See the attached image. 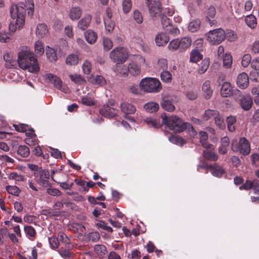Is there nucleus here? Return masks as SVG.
<instances>
[{
  "label": "nucleus",
  "mask_w": 259,
  "mask_h": 259,
  "mask_svg": "<svg viewBox=\"0 0 259 259\" xmlns=\"http://www.w3.org/2000/svg\"><path fill=\"white\" fill-rule=\"evenodd\" d=\"M27 11L28 16L31 17L33 14L34 3L33 0H26L24 3L13 4L10 8L11 21L9 29L10 31L14 33L17 28L23 27L25 23V15Z\"/></svg>",
  "instance_id": "obj_1"
},
{
  "label": "nucleus",
  "mask_w": 259,
  "mask_h": 259,
  "mask_svg": "<svg viewBox=\"0 0 259 259\" xmlns=\"http://www.w3.org/2000/svg\"><path fill=\"white\" fill-rule=\"evenodd\" d=\"M17 62L22 70L31 73H36L39 70L37 59L33 52L27 46L21 48L18 53Z\"/></svg>",
  "instance_id": "obj_2"
},
{
  "label": "nucleus",
  "mask_w": 259,
  "mask_h": 259,
  "mask_svg": "<svg viewBox=\"0 0 259 259\" xmlns=\"http://www.w3.org/2000/svg\"><path fill=\"white\" fill-rule=\"evenodd\" d=\"M27 166L33 171L34 180L38 184L45 187L49 185L50 173L48 170L33 164L28 163Z\"/></svg>",
  "instance_id": "obj_3"
},
{
  "label": "nucleus",
  "mask_w": 259,
  "mask_h": 259,
  "mask_svg": "<svg viewBox=\"0 0 259 259\" xmlns=\"http://www.w3.org/2000/svg\"><path fill=\"white\" fill-rule=\"evenodd\" d=\"M141 90L148 93H157L161 91L162 87L160 81L156 78L145 77L139 83Z\"/></svg>",
  "instance_id": "obj_4"
},
{
  "label": "nucleus",
  "mask_w": 259,
  "mask_h": 259,
  "mask_svg": "<svg viewBox=\"0 0 259 259\" xmlns=\"http://www.w3.org/2000/svg\"><path fill=\"white\" fill-rule=\"evenodd\" d=\"M162 123L170 130L175 133H181L183 131V125L184 122L176 115L169 117L162 116Z\"/></svg>",
  "instance_id": "obj_5"
},
{
  "label": "nucleus",
  "mask_w": 259,
  "mask_h": 259,
  "mask_svg": "<svg viewBox=\"0 0 259 259\" xmlns=\"http://www.w3.org/2000/svg\"><path fill=\"white\" fill-rule=\"evenodd\" d=\"M128 57L127 48L123 47H115L109 54V58L116 64L125 62Z\"/></svg>",
  "instance_id": "obj_6"
},
{
  "label": "nucleus",
  "mask_w": 259,
  "mask_h": 259,
  "mask_svg": "<svg viewBox=\"0 0 259 259\" xmlns=\"http://www.w3.org/2000/svg\"><path fill=\"white\" fill-rule=\"evenodd\" d=\"M207 41L211 45H219L226 39L225 31L222 28L209 31L205 34Z\"/></svg>",
  "instance_id": "obj_7"
},
{
  "label": "nucleus",
  "mask_w": 259,
  "mask_h": 259,
  "mask_svg": "<svg viewBox=\"0 0 259 259\" xmlns=\"http://www.w3.org/2000/svg\"><path fill=\"white\" fill-rule=\"evenodd\" d=\"M231 149L234 152L239 151L245 156L248 155L250 152V144L244 137L241 138L238 143L237 140H232Z\"/></svg>",
  "instance_id": "obj_8"
},
{
  "label": "nucleus",
  "mask_w": 259,
  "mask_h": 259,
  "mask_svg": "<svg viewBox=\"0 0 259 259\" xmlns=\"http://www.w3.org/2000/svg\"><path fill=\"white\" fill-rule=\"evenodd\" d=\"M135 59V61L139 65L134 62L131 63L127 67V69L128 73H129L132 76H135L140 74L141 69L140 65L144 64L145 60V58L141 56H137Z\"/></svg>",
  "instance_id": "obj_9"
},
{
  "label": "nucleus",
  "mask_w": 259,
  "mask_h": 259,
  "mask_svg": "<svg viewBox=\"0 0 259 259\" xmlns=\"http://www.w3.org/2000/svg\"><path fill=\"white\" fill-rule=\"evenodd\" d=\"M147 5L151 16H159L161 12V4L159 1L146 0Z\"/></svg>",
  "instance_id": "obj_10"
},
{
  "label": "nucleus",
  "mask_w": 259,
  "mask_h": 259,
  "mask_svg": "<svg viewBox=\"0 0 259 259\" xmlns=\"http://www.w3.org/2000/svg\"><path fill=\"white\" fill-rule=\"evenodd\" d=\"M46 77L48 80L54 84V87L64 93L68 92V89L62 85V81L59 77L51 73L47 74Z\"/></svg>",
  "instance_id": "obj_11"
},
{
  "label": "nucleus",
  "mask_w": 259,
  "mask_h": 259,
  "mask_svg": "<svg viewBox=\"0 0 259 259\" xmlns=\"http://www.w3.org/2000/svg\"><path fill=\"white\" fill-rule=\"evenodd\" d=\"M233 94L240 96V92L237 89L233 90L232 87L229 82H225L223 83L221 90V94L222 96L224 97H228Z\"/></svg>",
  "instance_id": "obj_12"
},
{
  "label": "nucleus",
  "mask_w": 259,
  "mask_h": 259,
  "mask_svg": "<svg viewBox=\"0 0 259 259\" xmlns=\"http://www.w3.org/2000/svg\"><path fill=\"white\" fill-rule=\"evenodd\" d=\"M120 107L121 111L125 114V118L132 122H134V119L128 115L134 113L136 111V107L128 103H122Z\"/></svg>",
  "instance_id": "obj_13"
},
{
  "label": "nucleus",
  "mask_w": 259,
  "mask_h": 259,
  "mask_svg": "<svg viewBox=\"0 0 259 259\" xmlns=\"http://www.w3.org/2000/svg\"><path fill=\"white\" fill-rule=\"evenodd\" d=\"M100 112L104 116L111 118L117 115L118 110L108 105H105L100 109Z\"/></svg>",
  "instance_id": "obj_14"
},
{
  "label": "nucleus",
  "mask_w": 259,
  "mask_h": 259,
  "mask_svg": "<svg viewBox=\"0 0 259 259\" xmlns=\"http://www.w3.org/2000/svg\"><path fill=\"white\" fill-rule=\"evenodd\" d=\"M213 93L211 82L209 80H206L202 85V94L205 99H209Z\"/></svg>",
  "instance_id": "obj_15"
},
{
  "label": "nucleus",
  "mask_w": 259,
  "mask_h": 259,
  "mask_svg": "<svg viewBox=\"0 0 259 259\" xmlns=\"http://www.w3.org/2000/svg\"><path fill=\"white\" fill-rule=\"evenodd\" d=\"M172 99L170 96H165L163 97L161 106L164 110L168 112H172L175 110V107L172 103Z\"/></svg>",
  "instance_id": "obj_16"
},
{
  "label": "nucleus",
  "mask_w": 259,
  "mask_h": 259,
  "mask_svg": "<svg viewBox=\"0 0 259 259\" xmlns=\"http://www.w3.org/2000/svg\"><path fill=\"white\" fill-rule=\"evenodd\" d=\"M73 248V244L61 246L58 251L61 256L63 258L70 259L73 257V253L71 251Z\"/></svg>",
  "instance_id": "obj_17"
},
{
  "label": "nucleus",
  "mask_w": 259,
  "mask_h": 259,
  "mask_svg": "<svg viewBox=\"0 0 259 259\" xmlns=\"http://www.w3.org/2000/svg\"><path fill=\"white\" fill-rule=\"evenodd\" d=\"M237 84L242 89H246L249 85V77L247 73H240L237 78Z\"/></svg>",
  "instance_id": "obj_18"
},
{
  "label": "nucleus",
  "mask_w": 259,
  "mask_h": 259,
  "mask_svg": "<svg viewBox=\"0 0 259 259\" xmlns=\"http://www.w3.org/2000/svg\"><path fill=\"white\" fill-rule=\"evenodd\" d=\"M3 59L5 62V66L6 68H13L17 65V62L11 53H5L3 55Z\"/></svg>",
  "instance_id": "obj_19"
},
{
  "label": "nucleus",
  "mask_w": 259,
  "mask_h": 259,
  "mask_svg": "<svg viewBox=\"0 0 259 259\" xmlns=\"http://www.w3.org/2000/svg\"><path fill=\"white\" fill-rule=\"evenodd\" d=\"M155 41L157 46H163L169 41V37L166 34L161 32L158 33L156 35L155 37Z\"/></svg>",
  "instance_id": "obj_20"
},
{
  "label": "nucleus",
  "mask_w": 259,
  "mask_h": 259,
  "mask_svg": "<svg viewBox=\"0 0 259 259\" xmlns=\"http://www.w3.org/2000/svg\"><path fill=\"white\" fill-rule=\"evenodd\" d=\"M113 70L121 77H125L128 75L127 67L122 64H115L113 67Z\"/></svg>",
  "instance_id": "obj_21"
},
{
  "label": "nucleus",
  "mask_w": 259,
  "mask_h": 259,
  "mask_svg": "<svg viewBox=\"0 0 259 259\" xmlns=\"http://www.w3.org/2000/svg\"><path fill=\"white\" fill-rule=\"evenodd\" d=\"M240 106L244 110H249L252 105V100L249 95L242 97L240 99Z\"/></svg>",
  "instance_id": "obj_22"
},
{
  "label": "nucleus",
  "mask_w": 259,
  "mask_h": 259,
  "mask_svg": "<svg viewBox=\"0 0 259 259\" xmlns=\"http://www.w3.org/2000/svg\"><path fill=\"white\" fill-rule=\"evenodd\" d=\"M206 150H204L203 154L205 159L208 160L216 161L218 160V156L213 151L214 147L212 145L211 148H206Z\"/></svg>",
  "instance_id": "obj_23"
},
{
  "label": "nucleus",
  "mask_w": 259,
  "mask_h": 259,
  "mask_svg": "<svg viewBox=\"0 0 259 259\" xmlns=\"http://www.w3.org/2000/svg\"><path fill=\"white\" fill-rule=\"evenodd\" d=\"M221 145L218 148L220 154H226L228 152V147L230 144V140L228 137H223L221 139Z\"/></svg>",
  "instance_id": "obj_24"
},
{
  "label": "nucleus",
  "mask_w": 259,
  "mask_h": 259,
  "mask_svg": "<svg viewBox=\"0 0 259 259\" xmlns=\"http://www.w3.org/2000/svg\"><path fill=\"white\" fill-rule=\"evenodd\" d=\"M89 81L95 85H104L106 84L105 79L101 75H92L88 79Z\"/></svg>",
  "instance_id": "obj_25"
},
{
  "label": "nucleus",
  "mask_w": 259,
  "mask_h": 259,
  "mask_svg": "<svg viewBox=\"0 0 259 259\" xmlns=\"http://www.w3.org/2000/svg\"><path fill=\"white\" fill-rule=\"evenodd\" d=\"M48 29L45 24H39L36 27L35 30L36 35L39 38L44 37L48 33Z\"/></svg>",
  "instance_id": "obj_26"
},
{
  "label": "nucleus",
  "mask_w": 259,
  "mask_h": 259,
  "mask_svg": "<svg viewBox=\"0 0 259 259\" xmlns=\"http://www.w3.org/2000/svg\"><path fill=\"white\" fill-rule=\"evenodd\" d=\"M92 17L90 15H86L82 18L78 23V27L82 30L86 29L89 26Z\"/></svg>",
  "instance_id": "obj_27"
},
{
  "label": "nucleus",
  "mask_w": 259,
  "mask_h": 259,
  "mask_svg": "<svg viewBox=\"0 0 259 259\" xmlns=\"http://www.w3.org/2000/svg\"><path fill=\"white\" fill-rule=\"evenodd\" d=\"M209 168L212 175L217 177H222L223 174L225 172V170L222 167L217 165V164L213 165H210L209 166Z\"/></svg>",
  "instance_id": "obj_28"
},
{
  "label": "nucleus",
  "mask_w": 259,
  "mask_h": 259,
  "mask_svg": "<svg viewBox=\"0 0 259 259\" xmlns=\"http://www.w3.org/2000/svg\"><path fill=\"white\" fill-rule=\"evenodd\" d=\"M69 76L71 80L77 84L82 85L85 83V80L80 74H70Z\"/></svg>",
  "instance_id": "obj_29"
},
{
  "label": "nucleus",
  "mask_w": 259,
  "mask_h": 259,
  "mask_svg": "<svg viewBox=\"0 0 259 259\" xmlns=\"http://www.w3.org/2000/svg\"><path fill=\"white\" fill-rule=\"evenodd\" d=\"M200 141L202 146L205 148H211L212 144H209L207 142L208 136L205 132L200 131L199 132Z\"/></svg>",
  "instance_id": "obj_30"
},
{
  "label": "nucleus",
  "mask_w": 259,
  "mask_h": 259,
  "mask_svg": "<svg viewBox=\"0 0 259 259\" xmlns=\"http://www.w3.org/2000/svg\"><path fill=\"white\" fill-rule=\"evenodd\" d=\"M86 40L90 44H94L97 38V34L92 30H88L84 33Z\"/></svg>",
  "instance_id": "obj_31"
},
{
  "label": "nucleus",
  "mask_w": 259,
  "mask_h": 259,
  "mask_svg": "<svg viewBox=\"0 0 259 259\" xmlns=\"http://www.w3.org/2000/svg\"><path fill=\"white\" fill-rule=\"evenodd\" d=\"M81 15V10L79 7H72L69 12V17L72 20L78 19Z\"/></svg>",
  "instance_id": "obj_32"
},
{
  "label": "nucleus",
  "mask_w": 259,
  "mask_h": 259,
  "mask_svg": "<svg viewBox=\"0 0 259 259\" xmlns=\"http://www.w3.org/2000/svg\"><path fill=\"white\" fill-rule=\"evenodd\" d=\"M192 40L188 36L183 37L179 40L180 50H185L189 48L191 45Z\"/></svg>",
  "instance_id": "obj_33"
},
{
  "label": "nucleus",
  "mask_w": 259,
  "mask_h": 259,
  "mask_svg": "<svg viewBox=\"0 0 259 259\" xmlns=\"http://www.w3.org/2000/svg\"><path fill=\"white\" fill-rule=\"evenodd\" d=\"M245 21L246 25L251 29H254L256 26V18L253 15H249L247 16L245 18Z\"/></svg>",
  "instance_id": "obj_34"
},
{
  "label": "nucleus",
  "mask_w": 259,
  "mask_h": 259,
  "mask_svg": "<svg viewBox=\"0 0 259 259\" xmlns=\"http://www.w3.org/2000/svg\"><path fill=\"white\" fill-rule=\"evenodd\" d=\"M46 56L47 58L51 62H56L58 58L56 54V52L52 48H50L49 47H47L46 49Z\"/></svg>",
  "instance_id": "obj_35"
},
{
  "label": "nucleus",
  "mask_w": 259,
  "mask_h": 259,
  "mask_svg": "<svg viewBox=\"0 0 259 259\" xmlns=\"http://www.w3.org/2000/svg\"><path fill=\"white\" fill-rule=\"evenodd\" d=\"M102 40V46L104 51L108 52L112 48L113 44L111 39L104 36Z\"/></svg>",
  "instance_id": "obj_36"
},
{
  "label": "nucleus",
  "mask_w": 259,
  "mask_h": 259,
  "mask_svg": "<svg viewBox=\"0 0 259 259\" xmlns=\"http://www.w3.org/2000/svg\"><path fill=\"white\" fill-rule=\"evenodd\" d=\"M94 251L99 257H103L107 253L106 247L103 245L98 244L94 247Z\"/></svg>",
  "instance_id": "obj_37"
},
{
  "label": "nucleus",
  "mask_w": 259,
  "mask_h": 259,
  "mask_svg": "<svg viewBox=\"0 0 259 259\" xmlns=\"http://www.w3.org/2000/svg\"><path fill=\"white\" fill-rule=\"evenodd\" d=\"M201 21L199 19H196L190 22L188 25L189 31L194 32L197 31L200 28Z\"/></svg>",
  "instance_id": "obj_38"
},
{
  "label": "nucleus",
  "mask_w": 259,
  "mask_h": 259,
  "mask_svg": "<svg viewBox=\"0 0 259 259\" xmlns=\"http://www.w3.org/2000/svg\"><path fill=\"white\" fill-rule=\"evenodd\" d=\"M78 63V57L75 54L69 55L66 59V63L69 66L76 65Z\"/></svg>",
  "instance_id": "obj_39"
},
{
  "label": "nucleus",
  "mask_w": 259,
  "mask_h": 259,
  "mask_svg": "<svg viewBox=\"0 0 259 259\" xmlns=\"http://www.w3.org/2000/svg\"><path fill=\"white\" fill-rule=\"evenodd\" d=\"M236 122V117L234 116H228L227 118V127L228 130L231 132L235 131V124Z\"/></svg>",
  "instance_id": "obj_40"
},
{
  "label": "nucleus",
  "mask_w": 259,
  "mask_h": 259,
  "mask_svg": "<svg viewBox=\"0 0 259 259\" xmlns=\"http://www.w3.org/2000/svg\"><path fill=\"white\" fill-rule=\"evenodd\" d=\"M209 65V60L208 58H205L199 65L198 72L199 74H203L208 69Z\"/></svg>",
  "instance_id": "obj_41"
},
{
  "label": "nucleus",
  "mask_w": 259,
  "mask_h": 259,
  "mask_svg": "<svg viewBox=\"0 0 259 259\" xmlns=\"http://www.w3.org/2000/svg\"><path fill=\"white\" fill-rule=\"evenodd\" d=\"M144 108L147 112L152 113L158 110L159 105L155 102H151L146 104Z\"/></svg>",
  "instance_id": "obj_42"
},
{
  "label": "nucleus",
  "mask_w": 259,
  "mask_h": 259,
  "mask_svg": "<svg viewBox=\"0 0 259 259\" xmlns=\"http://www.w3.org/2000/svg\"><path fill=\"white\" fill-rule=\"evenodd\" d=\"M24 231L26 235L29 239L33 240L35 238L36 232L32 226H25L24 228Z\"/></svg>",
  "instance_id": "obj_43"
},
{
  "label": "nucleus",
  "mask_w": 259,
  "mask_h": 259,
  "mask_svg": "<svg viewBox=\"0 0 259 259\" xmlns=\"http://www.w3.org/2000/svg\"><path fill=\"white\" fill-rule=\"evenodd\" d=\"M30 153L28 147L25 145H20L18 147L17 154L22 157H27Z\"/></svg>",
  "instance_id": "obj_44"
},
{
  "label": "nucleus",
  "mask_w": 259,
  "mask_h": 259,
  "mask_svg": "<svg viewBox=\"0 0 259 259\" xmlns=\"http://www.w3.org/2000/svg\"><path fill=\"white\" fill-rule=\"evenodd\" d=\"M58 239L61 243V246L72 244L69 238L63 232L59 233Z\"/></svg>",
  "instance_id": "obj_45"
},
{
  "label": "nucleus",
  "mask_w": 259,
  "mask_h": 259,
  "mask_svg": "<svg viewBox=\"0 0 259 259\" xmlns=\"http://www.w3.org/2000/svg\"><path fill=\"white\" fill-rule=\"evenodd\" d=\"M169 141L173 144L182 146L186 143V141L178 136H171L169 138Z\"/></svg>",
  "instance_id": "obj_46"
},
{
  "label": "nucleus",
  "mask_w": 259,
  "mask_h": 259,
  "mask_svg": "<svg viewBox=\"0 0 259 259\" xmlns=\"http://www.w3.org/2000/svg\"><path fill=\"white\" fill-rule=\"evenodd\" d=\"M223 59V66L226 68H230L232 64V57L229 53H226L225 55L221 58Z\"/></svg>",
  "instance_id": "obj_47"
},
{
  "label": "nucleus",
  "mask_w": 259,
  "mask_h": 259,
  "mask_svg": "<svg viewBox=\"0 0 259 259\" xmlns=\"http://www.w3.org/2000/svg\"><path fill=\"white\" fill-rule=\"evenodd\" d=\"M218 111L208 109L205 111L202 116V118L204 121H207L211 118H214L217 115Z\"/></svg>",
  "instance_id": "obj_48"
},
{
  "label": "nucleus",
  "mask_w": 259,
  "mask_h": 259,
  "mask_svg": "<svg viewBox=\"0 0 259 259\" xmlns=\"http://www.w3.org/2000/svg\"><path fill=\"white\" fill-rule=\"evenodd\" d=\"M34 51L36 54L41 56L45 52L44 45L42 41L37 40L34 45Z\"/></svg>",
  "instance_id": "obj_49"
},
{
  "label": "nucleus",
  "mask_w": 259,
  "mask_h": 259,
  "mask_svg": "<svg viewBox=\"0 0 259 259\" xmlns=\"http://www.w3.org/2000/svg\"><path fill=\"white\" fill-rule=\"evenodd\" d=\"M144 122L150 127L158 128L160 126V122L155 118L147 117L144 119Z\"/></svg>",
  "instance_id": "obj_50"
},
{
  "label": "nucleus",
  "mask_w": 259,
  "mask_h": 259,
  "mask_svg": "<svg viewBox=\"0 0 259 259\" xmlns=\"http://www.w3.org/2000/svg\"><path fill=\"white\" fill-rule=\"evenodd\" d=\"M202 55L197 50H193L191 52L190 55V61L192 62H197L202 59Z\"/></svg>",
  "instance_id": "obj_51"
},
{
  "label": "nucleus",
  "mask_w": 259,
  "mask_h": 259,
  "mask_svg": "<svg viewBox=\"0 0 259 259\" xmlns=\"http://www.w3.org/2000/svg\"><path fill=\"white\" fill-rule=\"evenodd\" d=\"M214 121L216 125L221 129H224L225 128V123L224 119L222 115L218 112L217 115L214 117Z\"/></svg>",
  "instance_id": "obj_52"
},
{
  "label": "nucleus",
  "mask_w": 259,
  "mask_h": 259,
  "mask_svg": "<svg viewBox=\"0 0 259 259\" xmlns=\"http://www.w3.org/2000/svg\"><path fill=\"white\" fill-rule=\"evenodd\" d=\"M9 180H14L16 182H22L25 180L24 176L18 174L16 172H12L8 175Z\"/></svg>",
  "instance_id": "obj_53"
},
{
  "label": "nucleus",
  "mask_w": 259,
  "mask_h": 259,
  "mask_svg": "<svg viewBox=\"0 0 259 259\" xmlns=\"http://www.w3.org/2000/svg\"><path fill=\"white\" fill-rule=\"evenodd\" d=\"M168 49L170 51H175L180 49V44L179 39H175L170 41L168 45Z\"/></svg>",
  "instance_id": "obj_54"
},
{
  "label": "nucleus",
  "mask_w": 259,
  "mask_h": 259,
  "mask_svg": "<svg viewBox=\"0 0 259 259\" xmlns=\"http://www.w3.org/2000/svg\"><path fill=\"white\" fill-rule=\"evenodd\" d=\"M104 24L106 29V32L107 33L112 32L114 28V23L111 20L109 19H105Z\"/></svg>",
  "instance_id": "obj_55"
},
{
  "label": "nucleus",
  "mask_w": 259,
  "mask_h": 259,
  "mask_svg": "<svg viewBox=\"0 0 259 259\" xmlns=\"http://www.w3.org/2000/svg\"><path fill=\"white\" fill-rule=\"evenodd\" d=\"M6 189L9 194L15 196H18L21 192L19 188L16 186H7Z\"/></svg>",
  "instance_id": "obj_56"
},
{
  "label": "nucleus",
  "mask_w": 259,
  "mask_h": 259,
  "mask_svg": "<svg viewBox=\"0 0 259 259\" xmlns=\"http://www.w3.org/2000/svg\"><path fill=\"white\" fill-rule=\"evenodd\" d=\"M160 77L163 82H169L172 79V75L169 72L163 70L161 73Z\"/></svg>",
  "instance_id": "obj_57"
},
{
  "label": "nucleus",
  "mask_w": 259,
  "mask_h": 259,
  "mask_svg": "<svg viewBox=\"0 0 259 259\" xmlns=\"http://www.w3.org/2000/svg\"><path fill=\"white\" fill-rule=\"evenodd\" d=\"M226 38L231 42L235 41L237 38V34L231 30H227L225 32Z\"/></svg>",
  "instance_id": "obj_58"
},
{
  "label": "nucleus",
  "mask_w": 259,
  "mask_h": 259,
  "mask_svg": "<svg viewBox=\"0 0 259 259\" xmlns=\"http://www.w3.org/2000/svg\"><path fill=\"white\" fill-rule=\"evenodd\" d=\"M132 6L131 0H124L122 2L123 13L127 14L131 11Z\"/></svg>",
  "instance_id": "obj_59"
},
{
  "label": "nucleus",
  "mask_w": 259,
  "mask_h": 259,
  "mask_svg": "<svg viewBox=\"0 0 259 259\" xmlns=\"http://www.w3.org/2000/svg\"><path fill=\"white\" fill-rule=\"evenodd\" d=\"M81 103L85 105L91 106L94 104V101L91 96L88 95L82 97Z\"/></svg>",
  "instance_id": "obj_60"
},
{
  "label": "nucleus",
  "mask_w": 259,
  "mask_h": 259,
  "mask_svg": "<svg viewBox=\"0 0 259 259\" xmlns=\"http://www.w3.org/2000/svg\"><path fill=\"white\" fill-rule=\"evenodd\" d=\"M251 63V57L250 54H245L242 58L241 64L244 67H247Z\"/></svg>",
  "instance_id": "obj_61"
},
{
  "label": "nucleus",
  "mask_w": 259,
  "mask_h": 259,
  "mask_svg": "<svg viewBox=\"0 0 259 259\" xmlns=\"http://www.w3.org/2000/svg\"><path fill=\"white\" fill-rule=\"evenodd\" d=\"M183 125V131L185 130H187L191 136H194L196 135V131L190 123L184 122Z\"/></svg>",
  "instance_id": "obj_62"
},
{
  "label": "nucleus",
  "mask_w": 259,
  "mask_h": 259,
  "mask_svg": "<svg viewBox=\"0 0 259 259\" xmlns=\"http://www.w3.org/2000/svg\"><path fill=\"white\" fill-rule=\"evenodd\" d=\"M82 68L84 74H90L92 69L91 63L88 60H85L82 64Z\"/></svg>",
  "instance_id": "obj_63"
},
{
  "label": "nucleus",
  "mask_w": 259,
  "mask_h": 259,
  "mask_svg": "<svg viewBox=\"0 0 259 259\" xmlns=\"http://www.w3.org/2000/svg\"><path fill=\"white\" fill-rule=\"evenodd\" d=\"M49 242L52 248L56 249L58 247L59 245L58 238L55 236H52L49 238Z\"/></svg>",
  "instance_id": "obj_64"
}]
</instances>
